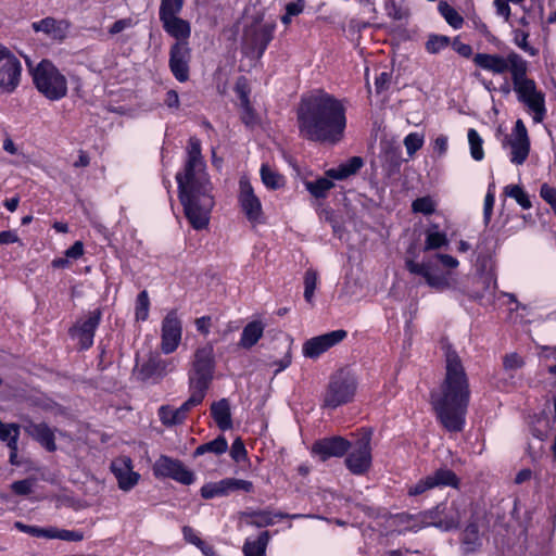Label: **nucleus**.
Returning <instances> with one entry per match:
<instances>
[{"label": "nucleus", "mask_w": 556, "mask_h": 556, "mask_svg": "<svg viewBox=\"0 0 556 556\" xmlns=\"http://www.w3.org/2000/svg\"><path fill=\"white\" fill-rule=\"evenodd\" d=\"M494 7L497 15L504 17L505 21H508L510 16V7L508 4V0H495Z\"/></svg>", "instance_id": "63"}, {"label": "nucleus", "mask_w": 556, "mask_h": 556, "mask_svg": "<svg viewBox=\"0 0 556 556\" xmlns=\"http://www.w3.org/2000/svg\"><path fill=\"white\" fill-rule=\"evenodd\" d=\"M470 155L475 161H482L484 157L483 139L475 128H469L467 132Z\"/></svg>", "instance_id": "40"}, {"label": "nucleus", "mask_w": 556, "mask_h": 556, "mask_svg": "<svg viewBox=\"0 0 556 556\" xmlns=\"http://www.w3.org/2000/svg\"><path fill=\"white\" fill-rule=\"evenodd\" d=\"M265 325L261 320L250 321L241 333L240 346L250 349L254 346L264 333Z\"/></svg>", "instance_id": "31"}, {"label": "nucleus", "mask_w": 556, "mask_h": 556, "mask_svg": "<svg viewBox=\"0 0 556 556\" xmlns=\"http://www.w3.org/2000/svg\"><path fill=\"white\" fill-rule=\"evenodd\" d=\"M153 473L156 478H170L185 485H190L195 480L193 471L188 469L182 462L166 455H162L155 460Z\"/></svg>", "instance_id": "15"}, {"label": "nucleus", "mask_w": 556, "mask_h": 556, "mask_svg": "<svg viewBox=\"0 0 556 556\" xmlns=\"http://www.w3.org/2000/svg\"><path fill=\"white\" fill-rule=\"evenodd\" d=\"M184 538L187 542L195 545L201 551H204V542L199 538L197 532L191 527H184L182 528Z\"/></svg>", "instance_id": "58"}, {"label": "nucleus", "mask_w": 556, "mask_h": 556, "mask_svg": "<svg viewBox=\"0 0 556 556\" xmlns=\"http://www.w3.org/2000/svg\"><path fill=\"white\" fill-rule=\"evenodd\" d=\"M176 181L186 218L195 230L206 228L214 207V197L201 154V141L195 137L188 141L187 159L182 169L176 174Z\"/></svg>", "instance_id": "1"}, {"label": "nucleus", "mask_w": 556, "mask_h": 556, "mask_svg": "<svg viewBox=\"0 0 556 556\" xmlns=\"http://www.w3.org/2000/svg\"><path fill=\"white\" fill-rule=\"evenodd\" d=\"M348 336L343 329L330 331L306 340L303 344V355L308 358H317L332 346L342 342Z\"/></svg>", "instance_id": "20"}, {"label": "nucleus", "mask_w": 556, "mask_h": 556, "mask_svg": "<svg viewBox=\"0 0 556 556\" xmlns=\"http://www.w3.org/2000/svg\"><path fill=\"white\" fill-rule=\"evenodd\" d=\"M241 108H242V114H241L242 122L247 126L255 125L256 124V114L254 113L252 106L250 105V101L247 96L243 97V105H241Z\"/></svg>", "instance_id": "54"}, {"label": "nucleus", "mask_w": 556, "mask_h": 556, "mask_svg": "<svg viewBox=\"0 0 556 556\" xmlns=\"http://www.w3.org/2000/svg\"><path fill=\"white\" fill-rule=\"evenodd\" d=\"M134 26V21L131 18H122L113 23L110 27L109 33L111 35H116L122 33L123 30L130 28Z\"/></svg>", "instance_id": "59"}, {"label": "nucleus", "mask_w": 556, "mask_h": 556, "mask_svg": "<svg viewBox=\"0 0 556 556\" xmlns=\"http://www.w3.org/2000/svg\"><path fill=\"white\" fill-rule=\"evenodd\" d=\"M22 64L4 46L0 45V91L11 93L20 85Z\"/></svg>", "instance_id": "13"}, {"label": "nucleus", "mask_w": 556, "mask_h": 556, "mask_svg": "<svg viewBox=\"0 0 556 556\" xmlns=\"http://www.w3.org/2000/svg\"><path fill=\"white\" fill-rule=\"evenodd\" d=\"M504 149H509V161L515 165H522L530 153V139L525 123L517 119L510 135L501 140Z\"/></svg>", "instance_id": "11"}, {"label": "nucleus", "mask_w": 556, "mask_h": 556, "mask_svg": "<svg viewBox=\"0 0 556 556\" xmlns=\"http://www.w3.org/2000/svg\"><path fill=\"white\" fill-rule=\"evenodd\" d=\"M528 64L518 70L513 80L517 99L531 114L534 123H542L546 116L545 93L538 88L536 83L527 77Z\"/></svg>", "instance_id": "5"}, {"label": "nucleus", "mask_w": 556, "mask_h": 556, "mask_svg": "<svg viewBox=\"0 0 556 556\" xmlns=\"http://www.w3.org/2000/svg\"><path fill=\"white\" fill-rule=\"evenodd\" d=\"M425 142V136L418 132H410L404 138V146L406 148L407 154L413 156Z\"/></svg>", "instance_id": "46"}, {"label": "nucleus", "mask_w": 556, "mask_h": 556, "mask_svg": "<svg viewBox=\"0 0 556 556\" xmlns=\"http://www.w3.org/2000/svg\"><path fill=\"white\" fill-rule=\"evenodd\" d=\"M422 513H418L416 515H403L401 520L405 523V530L418 531L425 527H430L431 525H424L420 522L418 518Z\"/></svg>", "instance_id": "53"}, {"label": "nucleus", "mask_w": 556, "mask_h": 556, "mask_svg": "<svg viewBox=\"0 0 556 556\" xmlns=\"http://www.w3.org/2000/svg\"><path fill=\"white\" fill-rule=\"evenodd\" d=\"M481 546V538L478 527L470 523L466 527L462 534V548L465 554L475 552Z\"/></svg>", "instance_id": "36"}, {"label": "nucleus", "mask_w": 556, "mask_h": 556, "mask_svg": "<svg viewBox=\"0 0 556 556\" xmlns=\"http://www.w3.org/2000/svg\"><path fill=\"white\" fill-rule=\"evenodd\" d=\"M101 320L100 309L89 312L83 319L78 320L71 329L74 338L78 339L81 349H89L93 344L96 329Z\"/></svg>", "instance_id": "22"}, {"label": "nucleus", "mask_w": 556, "mask_h": 556, "mask_svg": "<svg viewBox=\"0 0 556 556\" xmlns=\"http://www.w3.org/2000/svg\"><path fill=\"white\" fill-rule=\"evenodd\" d=\"M247 455H248V452H247V448L244 446L243 441L240 438H237L232 442V445H231V448H230V456H231V458L235 462L240 463V462L247 459Z\"/></svg>", "instance_id": "51"}, {"label": "nucleus", "mask_w": 556, "mask_h": 556, "mask_svg": "<svg viewBox=\"0 0 556 556\" xmlns=\"http://www.w3.org/2000/svg\"><path fill=\"white\" fill-rule=\"evenodd\" d=\"M541 198L551 205V208L556 206V188L548 184H543L540 188Z\"/></svg>", "instance_id": "55"}, {"label": "nucleus", "mask_w": 556, "mask_h": 556, "mask_svg": "<svg viewBox=\"0 0 556 556\" xmlns=\"http://www.w3.org/2000/svg\"><path fill=\"white\" fill-rule=\"evenodd\" d=\"M525 365L523 358L517 353L505 355L503 359V367L507 372H514Z\"/></svg>", "instance_id": "49"}, {"label": "nucleus", "mask_w": 556, "mask_h": 556, "mask_svg": "<svg viewBox=\"0 0 556 556\" xmlns=\"http://www.w3.org/2000/svg\"><path fill=\"white\" fill-rule=\"evenodd\" d=\"M33 80L37 90L51 101L67 94V79L49 60H42L33 70Z\"/></svg>", "instance_id": "7"}, {"label": "nucleus", "mask_w": 556, "mask_h": 556, "mask_svg": "<svg viewBox=\"0 0 556 556\" xmlns=\"http://www.w3.org/2000/svg\"><path fill=\"white\" fill-rule=\"evenodd\" d=\"M391 81V74L388 72H382L375 80L376 90L381 92L388 89Z\"/></svg>", "instance_id": "64"}, {"label": "nucleus", "mask_w": 556, "mask_h": 556, "mask_svg": "<svg viewBox=\"0 0 556 556\" xmlns=\"http://www.w3.org/2000/svg\"><path fill=\"white\" fill-rule=\"evenodd\" d=\"M406 269L414 275L421 276L426 283L437 290L445 291L450 289H457V278L452 271H442L432 266L430 262L417 263L413 260H407Z\"/></svg>", "instance_id": "10"}, {"label": "nucleus", "mask_w": 556, "mask_h": 556, "mask_svg": "<svg viewBox=\"0 0 556 556\" xmlns=\"http://www.w3.org/2000/svg\"><path fill=\"white\" fill-rule=\"evenodd\" d=\"M364 165L362 157L353 156L348 161L341 163L336 168H330L326 170V176L334 179V180H344L352 175H355Z\"/></svg>", "instance_id": "29"}, {"label": "nucleus", "mask_w": 556, "mask_h": 556, "mask_svg": "<svg viewBox=\"0 0 556 556\" xmlns=\"http://www.w3.org/2000/svg\"><path fill=\"white\" fill-rule=\"evenodd\" d=\"M494 202H495V195H494L491 187H489V190L485 194L484 203H483V216H484V222L486 224L491 219Z\"/></svg>", "instance_id": "57"}, {"label": "nucleus", "mask_w": 556, "mask_h": 556, "mask_svg": "<svg viewBox=\"0 0 556 556\" xmlns=\"http://www.w3.org/2000/svg\"><path fill=\"white\" fill-rule=\"evenodd\" d=\"M448 148V138L445 135L438 136L433 141V150L440 156L444 155Z\"/></svg>", "instance_id": "61"}, {"label": "nucleus", "mask_w": 556, "mask_h": 556, "mask_svg": "<svg viewBox=\"0 0 556 556\" xmlns=\"http://www.w3.org/2000/svg\"><path fill=\"white\" fill-rule=\"evenodd\" d=\"M304 299L307 303H313L314 293L318 285V274L314 269H307L304 275Z\"/></svg>", "instance_id": "43"}, {"label": "nucleus", "mask_w": 556, "mask_h": 556, "mask_svg": "<svg viewBox=\"0 0 556 556\" xmlns=\"http://www.w3.org/2000/svg\"><path fill=\"white\" fill-rule=\"evenodd\" d=\"M346 467L354 475H363L371 464L369 439H365L359 446L352 451L345 459Z\"/></svg>", "instance_id": "25"}, {"label": "nucleus", "mask_w": 556, "mask_h": 556, "mask_svg": "<svg viewBox=\"0 0 556 556\" xmlns=\"http://www.w3.org/2000/svg\"><path fill=\"white\" fill-rule=\"evenodd\" d=\"M36 31H42L54 40H63L68 33L70 24L66 21H58L52 17H46L33 23Z\"/></svg>", "instance_id": "28"}, {"label": "nucleus", "mask_w": 556, "mask_h": 556, "mask_svg": "<svg viewBox=\"0 0 556 556\" xmlns=\"http://www.w3.org/2000/svg\"><path fill=\"white\" fill-rule=\"evenodd\" d=\"M473 63L480 68L494 75L510 73L511 79L522 70L528 62L518 53L511 51L506 56L501 54L477 53L473 56Z\"/></svg>", "instance_id": "9"}, {"label": "nucleus", "mask_w": 556, "mask_h": 556, "mask_svg": "<svg viewBox=\"0 0 556 556\" xmlns=\"http://www.w3.org/2000/svg\"><path fill=\"white\" fill-rule=\"evenodd\" d=\"M150 299L146 290L141 291L136 300L135 316L137 320L144 321L149 317Z\"/></svg>", "instance_id": "45"}, {"label": "nucleus", "mask_w": 556, "mask_h": 556, "mask_svg": "<svg viewBox=\"0 0 556 556\" xmlns=\"http://www.w3.org/2000/svg\"><path fill=\"white\" fill-rule=\"evenodd\" d=\"M458 478L450 469H439L408 488V494L416 496L433 488L457 486Z\"/></svg>", "instance_id": "21"}, {"label": "nucleus", "mask_w": 556, "mask_h": 556, "mask_svg": "<svg viewBox=\"0 0 556 556\" xmlns=\"http://www.w3.org/2000/svg\"><path fill=\"white\" fill-rule=\"evenodd\" d=\"M51 539H59L68 542H79L84 540V533L81 531L64 530L52 527Z\"/></svg>", "instance_id": "48"}, {"label": "nucleus", "mask_w": 556, "mask_h": 556, "mask_svg": "<svg viewBox=\"0 0 556 556\" xmlns=\"http://www.w3.org/2000/svg\"><path fill=\"white\" fill-rule=\"evenodd\" d=\"M424 525H432L435 528L447 531L456 528L462 519V511L456 503L440 504L434 509L425 511L419 517Z\"/></svg>", "instance_id": "14"}, {"label": "nucleus", "mask_w": 556, "mask_h": 556, "mask_svg": "<svg viewBox=\"0 0 556 556\" xmlns=\"http://www.w3.org/2000/svg\"><path fill=\"white\" fill-rule=\"evenodd\" d=\"M439 10L442 16L448 23V25H451L454 29L462 28L464 24V18L455 9L450 7L447 3H440Z\"/></svg>", "instance_id": "44"}, {"label": "nucleus", "mask_w": 556, "mask_h": 556, "mask_svg": "<svg viewBox=\"0 0 556 556\" xmlns=\"http://www.w3.org/2000/svg\"><path fill=\"white\" fill-rule=\"evenodd\" d=\"M528 37H529V35L526 31H523V30H516L515 31V37H514V42L521 50H523L525 52H527L531 56H534V55H536L538 50L534 49L533 47H531L528 43Z\"/></svg>", "instance_id": "50"}, {"label": "nucleus", "mask_w": 556, "mask_h": 556, "mask_svg": "<svg viewBox=\"0 0 556 556\" xmlns=\"http://www.w3.org/2000/svg\"><path fill=\"white\" fill-rule=\"evenodd\" d=\"M182 325L176 311L166 314L161 328V351L164 354L174 353L181 341Z\"/></svg>", "instance_id": "18"}, {"label": "nucleus", "mask_w": 556, "mask_h": 556, "mask_svg": "<svg viewBox=\"0 0 556 556\" xmlns=\"http://www.w3.org/2000/svg\"><path fill=\"white\" fill-rule=\"evenodd\" d=\"M228 450V442L225 437L219 435L213 441L199 445L194 451V457L204 455L205 453H213L222 455Z\"/></svg>", "instance_id": "38"}, {"label": "nucleus", "mask_w": 556, "mask_h": 556, "mask_svg": "<svg viewBox=\"0 0 556 556\" xmlns=\"http://www.w3.org/2000/svg\"><path fill=\"white\" fill-rule=\"evenodd\" d=\"M253 522L258 527H265L274 523V520L268 511H257L251 515Z\"/></svg>", "instance_id": "60"}, {"label": "nucleus", "mask_w": 556, "mask_h": 556, "mask_svg": "<svg viewBox=\"0 0 556 556\" xmlns=\"http://www.w3.org/2000/svg\"><path fill=\"white\" fill-rule=\"evenodd\" d=\"M215 371V355L212 343L199 346L192 358L191 368L188 374L190 393L199 399H204L205 393L213 380Z\"/></svg>", "instance_id": "4"}, {"label": "nucleus", "mask_w": 556, "mask_h": 556, "mask_svg": "<svg viewBox=\"0 0 556 556\" xmlns=\"http://www.w3.org/2000/svg\"><path fill=\"white\" fill-rule=\"evenodd\" d=\"M269 533L262 532L255 540H247L243 545L244 556H266Z\"/></svg>", "instance_id": "35"}, {"label": "nucleus", "mask_w": 556, "mask_h": 556, "mask_svg": "<svg viewBox=\"0 0 556 556\" xmlns=\"http://www.w3.org/2000/svg\"><path fill=\"white\" fill-rule=\"evenodd\" d=\"M238 202L242 213L250 223L255 225L264 222L262 202L247 176H242L239 180Z\"/></svg>", "instance_id": "12"}, {"label": "nucleus", "mask_w": 556, "mask_h": 556, "mask_svg": "<svg viewBox=\"0 0 556 556\" xmlns=\"http://www.w3.org/2000/svg\"><path fill=\"white\" fill-rule=\"evenodd\" d=\"M490 243H492V238L481 236L476 248V265L479 271L476 277V283L478 287L469 294L473 299L493 296L497 287L496 274L491 258V248L489 247Z\"/></svg>", "instance_id": "6"}, {"label": "nucleus", "mask_w": 556, "mask_h": 556, "mask_svg": "<svg viewBox=\"0 0 556 556\" xmlns=\"http://www.w3.org/2000/svg\"><path fill=\"white\" fill-rule=\"evenodd\" d=\"M334 179L324 176L316 180H305L304 186L306 190L316 199H325L328 192L334 187Z\"/></svg>", "instance_id": "33"}, {"label": "nucleus", "mask_w": 556, "mask_h": 556, "mask_svg": "<svg viewBox=\"0 0 556 556\" xmlns=\"http://www.w3.org/2000/svg\"><path fill=\"white\" fill-rule=\"evenodd\" d=\"M25 432L30 435L34 440L39 442L48 451L52 452L56 448L54 442L53 430L45 422H33L29 421L24 426Z\"/></svg>", "instance_id": "27"}, {"label": "nucleus", "mask_w": 556, "mask_h": 556, "mask_svg": "<svg viewBox=\"0 0 556 556\" xmlns=\"http://www.w3.org/2000/svg\"><path fill=\"white\" fill-rule=\"evenodd\" d=\"M178 362L176 358H150L147 367L150 369V374L157 376H166L173 372L177 367Z\"/></svg>", "instance_id": "37"}, {"label": "nucleus", "mask_w": 556, "mask_h": 556, "mask_svg": "<svg viewBox=\"0 0 556 556\" xmlns=\"http://www.w3.org/2000/svg\"><path fill=\"white\" fill-rule=\"evenodd\" d=\"M211 414L220 430L225 431L232 427L230 407L226 399L213 403Z\"/></svg>", "instance_id": "30"}, {"label": "nucleus", "mask_w": 556, "mask_h": 556, "mask_svg": "<svg viewBox=\"0 0 556 556\" xmlns=\"http://www.w3.org/2000/svg\"><path fill=\"white\" fill-rule=\"evenodd\" d=\"M445 375L432 391L431 404L439 421L450 432L464 429L470 401V386L463 362L451 345H444Z\"/></svg>", "instance_id": "3"}, {"label": "nucleus", "mask_w": 556, "mask_h": 556, "mask_svg": "<svg viewBox=\"0 0 556 556\" xmlns=\"http://www.w3.org/2000/svg\"><path fill=\"white\" fill-rule=\"evenodd\" d=\"M227 483H228L229 493H231L233 491H239V490L250 493L254 489L253 483L248 480L227 478Z\"/></svg>", "instance_id": "52"}, {"label": "nucleus", "mask_w": 556, "mask_h": 556, "mask_svg": "<svg viewBox=\"0 0 556 556\" xmlns=\"http://www.w3.org/2000/svg\"><path fill=\"white\" fill-rule=\"evenodd\" d=\"M197 396L190 393L189 399L178 408L170 406H162L159 410L161 421L166 426L181 424L187 416V413L194 406L199 405L203 400H197Z\"/></svg>", "instance_id": "26"}, {"label": "nucleus", "mask_w": 556, "mask_h": 556, "mask_svg": "<svg viewBox=\"0 0 556 556\" xmlns=\"http://www.w3.org/2000/svg\"><path fill=\"white\" fill-rule=\"evenodd\" d=\"M435 205L437 204H435V202L433 201V199L431 197H422V198L416 199L412 203V210L415 213H421L424 215H430V214H432L434 212Z\"/></svg>", "instance_id": "47"}, {"label": "nucleus", "mask_w": 556, "mask_h": 556, "mask_svg": "<svg viewBox=\"0 0 556 556\" xmlns=\"http://www.w3.org/2000/svg\"><path fill=\"white\" fill-rule=\"evenodd\" d=\"M201 496L203 498H206V500H210V498H214V497H217V496H226L229 494V490H228V483H227V478L225 479H222L217 482H208V483H205L202 488H201Z\"/></svg>", "instance_id": "39"}, {"label": "nucleus", "mask_w": 556, "mask_h": 556, "mask_svg": "<svg viewBox=\"0 0 556 556\" xmlns=\"http://www.w3.org/2000/svg\"><path fill=\"white\" fill-rule=\"evenodd\" d=\"M260 175L263 185L269 190H277L285 186V177L270 165L264 163L261 166Z\"/></svg>", "instance_id": "34"}, {"label": "nucleus", "mask_w": 556, "mask_h": 556, "mask_svg": "<svg viewBox=\"0 0 556 556\" xmlns=\"http://www.w3.org/2000/svg\"><path fill=\"white\" fill-rule=\"evenodd\" d=\"M182 8H159V17L166 34L176 39V42H188L191 35L190 23L179 13Z\"/></svg>", "instance_id": "16"}, {"label": "nucleus", "mask_w": 556, "mask_h": 556, "mask_svg": "<svg viewBox=\"0 0 556 556\" xmlns=\"http://www.w3.org/2000/svg\"><path fill=\"white\" fill-rule=\"evenodd\" d=\"M111 470L114 473L118 488L125 492L137 485L140 475L132 470V462L129 457H119L112 462Z\"/></svg>", "instance_id": "24"}, {"label": "nucleus", "mask_w": 556, "mask_h": 556, "mask_svg": "<svg viewBox=\"0 0 556 556\" xmlns=\"http://www.w3.org/2000/svg\"><path fill=\"white\" fill-rule=\"evenodd\" d=\"M275 24L266 23L249 27L243 37L248 53L261 58L274 37Z\"/></svg>", "instance_id": "17"}, {"label": "nucleus", "mask_w": 556, "mask_h": 556, "mask_svg": "<svg viewBox=\"0 0 556 556\" xmlns=\"http://www.w3.org/2000/svg\"><path fill=\"white\" fill-rule=\"evenodd\" d=\"M34 481L29 479L18 480L12 483L11 489L18 495H27L31 492Z\"/></svg>", "instance_id": "56"}, {"label": "nucleus", "mask_w": 556, "mask_h": 556, "mask_svg": "<svg viewBox=\"0 0 556 556\" xmlns=\"http://www.w3.org/2000/svg\"><path fill=\"white\" fill-rule=\"evenodd\" d=\"M357 380L348 370H339L330 378L327 391L324 396L326 406L336 408L350 402L356 392Z\"/></svg>", "instance_id": "8"}, {"label": "nucleus", "mask_w": 556, "mask_h": 556, "mask_svg": "<svg viewBox=\"0 0 556 556\" xmlns=\"http://www.w3.org/2000/svg\"><path fill=\"white\" fill-rule=\"evenodd\" d=\"M451 43L447 36L432 34L428 37L425 48L430 54H438L445 50Z\"/></svg>", "instance_id": "42"}, {"label": "nucleus", "mask_w": 556, "mask_h": 556, "mask_svg": "<svg viewBox=\"0 0 556 556\" xmlns=\"http://www.w3.org/2000/svg\"><path fill=\"white\" fill-rule=\"evenodd\" d=\"M448 245L446 232L440 230L439 225H431L425 231L424 251L439 250Z\"/></svg>", "instance_id": "32"}, {"label": "nucleus", "mask_w": 556, "mask_h": 556, "mask_svg": "<svg viewBox=\"0 0 556 556\" xmlns=\"http://www.w3.org/2000/svg\"><path fill=\"white\" fill-rule=\"evenodd\" d=\"M84 254V244L81 241H76L71 248L65 251V256L70 260H78Z\"/></svg>", "instance_id": "62"}, {"label": "nucleus", "mask_w": 556, "mask_h": 556, "mask_svg": "<svg viewBox=\"0 0 556 556\" xmlns=\"http://www.w3.org/2000/svg\"><path fill=\"white\" fill-rule=\"evenodd\" d=\"M296 116L300 135L307 140L336 144L344 137L346 106L328 92L316 90L303 97Z\"/></svg>", "instance_id": "2"}, {"label": "nucleus", "mask_w": 556, "mask_h": 556, "mask_svg": "<svg viewBox=\"0 0 556 556\" xmlns=\"http://www.w3.org/2000/svg\"><path fill=\"white\" fill-rule=\"evenodd\" d=\"M191 50L188 42H175L169 50V70L179 83L189 79Z\"/></svg>", "instance_id": "19"}, {"label": "nucleus", "mask_w": 556, "mask_h": 556, "mask_svg": "<svg viewBox=\"0 0 556 556\" xmlns=\"http://www.w3.org/2000/svg\"><path fill=\"white\" fill-rule=\"evenodd\" d=\"M350 443L342 437L325 438L316 441L312 446V454L325 462L331 457H341L349 450Z\"/></svg>", "instance_id": "23"}, {"label": "nucleus", "mask_w": 556, "mask_h": 556, "mask_svg": "<svg viewBox=\"0 0 556 556\" xmlns=\"http://www.w3.org/2000/svg\"><path fill=\"white\" fill-rule=\"evenodd\" d=\"M504 194L514 199L523 210H529L532 205L526 191L518 185L506 186Z\"/></svg>", "instance_id": "41"}]
</instances>
